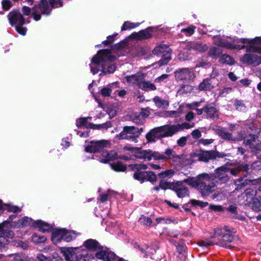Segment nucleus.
I'll use <instances>...</instances> for the list:
<instances>
[{"mask_svg":"<svg viewBox=\"0 0 261 261\" xmlns=\"http://www.w3.org/2000/svg\"><path fill=\"white\" fill-rule=\"evenodd\" d=\"M172 136L170 124H165L150 129L146 134L145 138L148 143H153L155 142L156 140H161Z\"/></svg>","mask_w":261,"mask_h":261,"instance_id":"6","label":"nucleus"},{"mask_svg":"<svg viewBox=\"0 0 261 261\" xmlns=\"http://www.w3.org/2000/svg\"><path fill=\"white\" fill-rule=\"evenodd\" d=\"M7 211V212H20L22 211V206L13 205L10 203H4L0 199V211Z\"/></svg>","mask_w":261,"mask_h":261,"instance_id":"25","label":"nucleus"},{"mask_svg":"<svg viewBox=\"0 0 261 261\" xmlns=\"http://www.w3.org/2000/svg\"><path fill=\"white\" fill-rule=\"evenodd\" d=\"M228 173H229V167L226 165L216 168L214 173V182L219 184L226 183L230 179Z\"/></svg>","mask_w":261,"mask_h":261,"instance_id":"13","label":"nucleus"},{"mask_svg":"<svg viewBox=\"0 0 261 261\" xmlns=\"http://www.w3.org/2000/svg\"><path fill=\"white\" fill-rule=\"evenodd\" d=\"M118 35V33H114L112 35H109L107 37V39L102 41V44L104 46H108L112 44L116 39V36Z\"/></svg>","mask_w":261,"mask_h":261,"instance_id":"52","label":"nucleus"},{"mask_svg":"<svg viewBox=\"0 0 261 261\" xmlns=\"http://www.w3.org/2000/svg\"><path fill=\"white\" fill-rule=\"evenodd\" d=\"M117 153L116 152L112 151L111 152H107L105 158L102 159L101 162L106 164L110 161L116 159Z\"/></svg>","mask_w":261,"mask_h":261,"instance_id":"48","label":"nucleus"},{"mask_svg":"<svg viewBox=\"0 0 261 261\" xmlns=\"http://www.w3.org/2000/svg\"><path fill=\"white\" fill-rule=\"evenodd\" d=\"M2 6L4 11H8L12 7V4L10 0H3Z\"/></svg>","mask_w":261,"mask_h":261,"instance_id":"60","label":"nucleus"},{"mask_svg":"<svg viewBox=\"0 0 261 261\" xmlns=\"http://www.w3.org/2000/svg\"><path fill=\"white\" fill-rule=\"evenodd\" d=\"M234 106L236 110L239 111H243L246 108V107L245 106L243 101L238 99H236L234 100Z\"/></svg>","mask_w":261,"mask_h":261,"instance_id":"51","label":"nucleus"},{"mask_svg":"<svg viewBox=\"0 0 261 261\" xmlns=\"http://www.w3.org/2000/svg\"><path fill=\"white\" fill-rule=\"evenodd\" d=\"M155 151L150 149L143 150L141 147H136L135 152L133 153V155L139 159H143L148 161L152 158L155 160Z\"/></svg>","mask_w":261,"mask_h":261,"instance_id":"18","label":"nucleus"},{"mask_svg":"<svg viewBox=\"0 0 261 261\" xmlns=\"http://www.w3.org/2000/svg\"><path fill=\"white\" fill-rule=\"evenodd\" d=\"M10 24L12 27L23 25L25 24V19L18 10H13L8 15Z\"/></svg>","mask_w":261,"mask_h":261,"instance_id":"16","label":"nucleus"},{"mask_svg":"<svg viewBox=\"0 0 261 261\" xmlns=\"http://www.w3.org/2000/svg\"><path fill=\"white\" fill-rule=\"evenodd\" d=\"M243 144L253 154H257L261 151V141L255 134L247 135V138L244 140Z\"/></svg>","mask_w":261,"mask_h":261,"instance_id":"10","label":"nucleus"},{"mask_svg":"<svg viewBox=\"0 0 261 261\" xmlns=\"http://www.w3.org/2000/svg\"><path fill=\"white\" fill-rule=\"evenodd\" d=\"M88 118H90V117H81L79 118L76 121V126L79 127H85L86 128H90V126L89 124L90 122H88Z\"/></svg>","mask_w":261,"mask_h":261,"instance_id":"42","label":"nucleus"},{"mask_svg":"<svg viewBox=\"0 0 261 261\" xmlns=\"http://www.w3.org/2000/svg\"><path fill=\"white\" fill-rule=\"evenodd\" d=\"M116 57L111 54L110 49H103L98 50L91 60V63L101 67L103 74H111L116 70V66L111 64L115 61Z\"/></svg>","mask_w":261,"mask_h":261,"instance_id":"1","label":"nucleus"},{"mask_svg":"<svg viewBox=\"0 0 261 261\" xmlns=\"http://www.w3.org/2000/svg\"><path fill=\"white\" fill-rule=\"evenodd\" d=\"M234 42L236 43L259 45L261 44V37H256L253 39L237 38L234 39Z\"/></svg>","mask_w":261,"mask_h":261,"instance_id":"28","label":"nucleus"},{"mask_svg":"<svg viewBox=\"0 0 261 261\" xmlns=\"http://www.w3.org/2000/svg\"><path fill=\"white\" fill-rule=\"evenodd\" d=\"M154 28L149 27L144 30H141L138 32H134L132 33L129 37L133 40L140 41L142 40L148 39L152 37L151 33L153 32Z\"/></svg>","mask_w":261,"mask_h":261,"instance_id":"17","label":"nucleus"},{"mask_svg":"<svg viewBox=\"0 0 261 261\" xmlns=\"http://www.w3.org/2000/svg\"><path fill=\"white\" fill-rule=\"evenodd\" d=\"M257 193V190L256 188H249L246 189L245 191V195L247 197L246 200L248 201V199H250V200H252V202H249V203L248 204V205L251 207V208L253 210V203L254 201V200L255 199H257L258 200H261V197L259 196V198L257 197H254Z\"/></svg>","mask_w":261,"mask_h":261,"instance_id":"27","label":"nucleus"},{"mask_svg":"<svg viewBox=\"0 0 261 261\" xmlns=\"http://www.w3.org/2000/svg\"><path fill=\"white\" fill-rule=\"evenodd\" d=\"M139 88L145 91H154L156 89V86L150 81H145L143 80L141 85H139Z\"/></svg>","mask_w":261,"mask_h":261,"instance_id":"36","label":"nucleus"},{"mask_svg":"<svg viewBox=\"0 0 261 261\" xmlns=\"http://www.w3.org/2000/svg\"><path fill=\"white\" fill-rule=\"evenodd\" d=\"M111 167L113 170L117 172H124L127 169L126 165L120 161H117L111 164Z\"/></svg>","mask_w":261,"mask_h":261,"instance_id":"39","label":"nucleus"},{"mask_svg":"<svg viewBox=\"0 0 261 261\" xmlns=\"http://www.w3.org/2000/svg\"><path fill=\"white\" fill-rule=\"evenodd\" d=\"M139 222L144 225H146L147 226H150V225L152 223V220L151 218L149 217H146L144 216V215H142L139 220Z\"/></svg>","mask_w":261,"mask_h":261,"instance_id":"56","label":"nucleus"},{"mask_svg":"<svg viewBox=\"0 0 261 261\" xmlns=\"http://www.w3.org/2000/svg\"><path fill=\"white\" fill-rule=\"evenodd\" d=\"M236 232V230L234 228L226 225L219 226L213 229L211 237L215 238L222 236L221 239H219L215 244L225 248H232L233 246L230 245V243L233 241L234 239L233 234Z\"/></svg>","mask_w":261,"mask_h":261,"instance_id":"2","label":"nucleus"},{"mask_svg":"<svg viewBox=\"0 0 261 261\" xmlns=\"http://www.w3.org/2000/svg\"><path fill=\"white\" fill-rule=\"evenodd\" d=\"M12 226V224L7 221L0 224V248L8 243L9 241L7 238H12L14 236V233L11 230Z\"/></svg>","mask_w":261,"mask_h":261,"instance_id":"11","label":"nucleus"},{"mask_svg":"<svg viewBox=\"0 0 261 261\" xmlns=\"http://www.w3.org/2000/svg\"><path fill=\"white\" fill-rule=\"evenodd\" d=\"M253 203V210L255 211H261V200H258L257 199L254 200Z\"/></svg>","mask_w":261,"mask_h":261,"instance_id":"63","label":"nucleus"},{"mask_svg":"<svg viewBox=\"0 0 261 261\" xmlns=\"http://www.w3.org/2000/svg\"><path fill=\"white\" fill-rule=\"evenodd\" d=\"M127 46V43L126 40H123L115 44L114 45H112L111 46V49H110L111 50H120L123 49H124L126 48Z\"/></svg>","mask_w":261,"mask_h":261,"instance_id":"45","label":"nucleus"},{"mask_svg":"<svg viewBox=\"0 0 261 261\" xmlns=\"http://www.w3.org/2000/svg\"><path fill=\"white\" fill-rule=\"evenodd\" d=\"M174 174V171L172 170H166L163 172H161L158 174V176L161 178H164L165 177H171Z\"/></svg>","mask_w":261,"mask_h":261,"instance_id":"54","label":"nucleus"},{"mask_svg":"<svg viewBox=\"0 0 261 261\" xmlns=\"http://www.w3.org/2000/svg\"><path fill=\"white\" fill-rule=\"evenodd\" d=\"M216 102H212L205 106V113L210 118L214 119L218 117V109Z\"/></svg>","mask_w":261,"mask_h":261,"instance_id":"23","label":"nucleus"},{"mask_svg":"<svg viewBox=\"0 0 261 261\" xmlns=\"http://www.w3.org/2000/svg\"><path fill=\"white\" fill-rule=\"evenodd\" d=\"M173 190L179 198H184L190 196V191L188 188L184 186L182 183L179 181L175 183Z\"/></svg>","mask_w":261,"mask_h":261,"instance_id":"21","label":"nucleus"},{"mask_svg":"<svg viewBox=\"0 0 261 261\" xmlns=\"http://www.w3.org/2000/svg\"><path fill=\"white\" fill-rule=\"evenodd\" d=\"M148 166L143 164H134L128 165L129 169L134 171L133 178L141 184L149 181L154 184L157 181V175L153 171H146Z\"/></svg>","mask_w":261,"mask_h":261,"instance_id":"3","label":"nucleus"},{"mask_svg":"<svg viewBox=\"0 0 261 261\" xmlns=\"http://www.w3.org/2000/svg\"><path fill=\"white\" fill-rule=\"evenodd\" d=\"M140 24V23H139V22L134 23V22H129L128 21H126L123 23L122 26L121 27V31H126L127 30H130L132 29H134V28H136L138 27V26H139Z\"/></svg>","mask_w":261,"mask_h":261,"instance_id":"44","label":"nucleus"},{"mask_svg":"<svg viewBox=\"0 0 261 261\" xmlns=\"http://www.w3.org/2000/svg\"><path fill=\"white\" fill-rule=\"evenodd\" d=\"M171 51V49L168 46L166 45H161L155 47L152 50V53L154 55L159 56L165 53V51Z\"/></svg>","mask_w":261,"mask_h":261,"instance_id":"38","label":"nucleus"},{"mask_svg":"<svg viewBox=\"0 0 261 261\" xmlns=\"http://www.w3.org/2000/svg\"><path fill=\"white\" fill-rule=\"evenodd\" d=\"M48 2L51 9L58 7V5L59 7H62L63 5V3L61 0H49Z\"/></svg>","mask_w":261,"mask_h":261,"instance_id":"57","label":"nucleus"},{"mask_svg":"<svg viewBox=\"0 0 261 261\" xmlns=\"http://www.w3.org/2000/svg\"><path fill=\"white\" fill-rule=\"evenodd\" d=\"M46 237L44 236H39L37 234H33L32 238V241L34 243H43L46 241Z\"/></svg>","mask_w":261,"mask_h":261,"instance_id":"55","label":"nucleus"},{"mask_svg":"<svg viewBox=\"0 0 261 261\" xmlns=\"http://www.w3.org/2000/svg\"><path fill=\"white\" fill-rule=\"evenodd\" d=\"M125 79L127 83L132 84L133 85H137L139 88V85H141L144 76L141 73H137L129 76H126Z\"/></svg>","mask_w":261,"mask_h":261,"instance_id":"26","label":"nucleus"},{"mask_svg":"<svg viewBox=\"0 0 261 261\" xmlns=\"http://www.w3.org/2000/svg\"><path fill=\"white\" fill-rule=\"evenodd\" d=\"M175 183L167 181L164 179L161 180L160 181V187L161 189L166 190L167 189H170L173 190V188L174 187Z\"/></svg>","mask_w":261,"mask_h":261,"instance_id":"47","label":"nucleus"},{"mask_svg":"<svg viewBox=\"0 0 261 261\" xmlns=\"http://www.w3.org/2000/svg\"><path fill=\"white\" fill-rule=\"evenodd\" d=\"M97 258L103 261H114L116 255L113 252L101 250L95 254Z\"/></svg>","mask_w":261,"mask_h":261,"instance_id":"29","label":"nucleus"},{"mask_svg":"<svg viewBox=\"0 0 261 261\" xmlns=\"http://www.w3.org/2000/svg\"><path fill=\"white\" fill-rule=\"evenodd\" d=\"M75 239V234L71 232L67 231V230H64V233L63 236V241H65L67 242H70L72 241L73 240Z\"/></svg>","mask_w":261,"mask_h":261,"instance_id":"49","label":"nucleus"},{"mask_svg":"<svg viewBox=\"0 0 261 261\" xmlns=\"http://www.w3.org/2000/svg\"><path fill=\"white\" fill-rule=\"evenodd\" d=\"M32 219L25 217L19 220V225L22 227L26 226L31 224L32 222Z\"/></svg>","mask_w":261,"mask_h":261,"instance_id":"58","label":"nucleus"},{"mask_svg":"<svg viewBox=\"0 0 261 261\" xmlns=\"http://www.w3.org/2000/svg\"><path fill=\"white\" fill-rule=\"evenodd\" d=\"M89 125H91L90 126V128L93 129H108L109 128L112 127V123L110 121H107L104 123L100 124H95L92 123H90Z\"/></svg>","mask_w":261,"mask_h":261,"instance_id":"41","label":"nucleus"},{"mask_svg":"<svg viewBox=\"0 0 261 261\" xmlns=\"http://www.w3.org/2000/svg\"><path fill=\"white\" fill-rule=\"evenodd\" d=\"M213 88L211 80L208 78L204 79L198 86V89L200 91H210Z\"/></svg>","mask_w":261,"mask_h":261,"instance_id":"33","label":"nucleus"},{"mask_svg":"<svg viewBox=\"0 0 261 261\" xmlns=\"http://www.w3.org/2000/svg\"><path fill=\"white\" fill-rule=\"evenodd\" d=\"M194 123H192V124H191L190 123L186 122L182 123L181 124H170L172 136L175 135L178 132L184 130V129H189L194 127Z\"/></svg>","mask_w":261,"mask_h":261,"instance_id":"24","label":"nucleus"},{"mask_svg":"<svg viewBox=\"0 0 261 261\" xmlns=\"http://www.w3.org/2000/svg\"><path fill=\"white\" fill-rule=\"evenodd\" d=\"M218 128L215 129L217 135L220 137L222 139L233 142V137L232 134L229 132H225V128L218 126Z\"/></svg>","mask_w":261,"mask_h":261,"instance_id":"30","label":"nucleus"},{"mask_svg":"<svg viewBox=\"0 0 261 261\" xmlns=\"http://www.w3.org/2000/svg\"><path fill=\"white\" fill-rule=\"evenodd\" d=\"M240 62L248 66H257L261 64V56L255 54H244L240 58Z\"/></svg>","mask_w":261,"mask_h":261,"instance_id":"15","label":"nucleus"},{"mask_svg":"<svg viewBox=\"0 0 261 261\" xmlns=\"http://www.w3.org/2000/svg\"><path fill=\"white\" fill-rule=\"evenodd\" d=\"M222 50L218 47L213 46L210 48L208 51V56L214 59H217L221 54Z\"/></svg>","mask_w":261,"mask_h":261,"instance_id":"40","label":"nucleus"},{"mask_svg":"<svg viewBox=\"0 0 261 261\" xmlns=\"http://www.w3.org/2000/svg\"><path fill=\"white\" fill-rule=\"evenodd\" d=\"M135 129L134 126H125L123 130L116 135V138L119 140H130L133 139L132 131Z\"/></svg>","mask_w":261,"mask_h":261,"instance_id":"22","label":"nucleus"},{"mask_svg":"<svg viewBox=\"0 0 261 261\" xmlns=\"http://www.w3.org/2000/svg\"><path fill=\"white\" fill-rule=\"evenodd\" d=\"M215 44L218 46L226 48L228 49H240V48H243V46L240 47L238 45V43L234 42V39L232 40V42H230L228 41L222 39L220 36L215 37Z\"/></svg>","mask_w":261,"mask_h":261,"instance_id":"20","label":"nucleus"},{"mask_svg":"<svg viewBox=\"0 0 261 261\" xmlns=\"http://www.w3.org/2000/svg\"><path fill=\"white\" fill-rule=\"evenodd\" d=\"M227 156L224 152H219L215 150L199 149L198 153L193 152L190 154L191 158H198V161L204 163H208L211 161L216 160L217 159L223 158Z\"/></svg>","mask_w":261,"mask_h":261,"instance_id":"7","label":"nucleus"},{"mask_svg":"<svg viewBox=\"0 0 261 261\" xmlns=\"http://www.w3.org/2000/svg\"><path fill=\"white\" fill-rule=\"evenodd\" d=\"M183 182L186 183L193 188H197L200 181H199L197 176L196 178L189 177L188 178L185 179L183 180Z\"/></svg>","mask_w":261,"mask_h":261,"instance_id":"43","label":"nucleus"},{"mask_svg":"<svg viewBox=\"0 0 261 261\" xmlns=\"http://www.w3.org/2000/svg\"><path fill=\"white\" fill-rule=\"evenodd\" d=\"M249 166L247 164H241L233 168H229V173L234 176L241 175L235 180L236 189L239 190L250 185L252 182L251 179L246 178L249 174Z\"/></svg>","mask_w":261,"mask_h":261,"instance_id":"4","label":"nucleus"},{"mask_svg":"<svg viewBox=\"0 0 261 261\" xmlns=\"http://www.w3.org/2000/svg\"><path fill=\"white\" fill-rule=\"evenodd\" d=\"M66 261H86L87 252L79 247H66L62 249Z\"/></svg>","mask_w":261,"mask_h":261,"instance_id":"8","label":"nucleus"},{"mask_svg":"<svg viewBox=\"0 0 261 261\" xmlns=\"http://www.w3.org/2000/svg\"><path fill=\"white\" fill-rule=\"evenodd\" d=\"M219 62L229 65H233L236 63L234 59L227 54L222 55L219 60Z\"/></svg>","mask_w":261,"mask_h":261,"instance_id":"37","label":"nucleus"},{"mask_svg":"<svg viewBox=\"0 0 261 261\" xmlns=\"http://www.w3.org/2000/svg\"><path fill=\"white\" fill-rule=\"evenodd\" d=\"M190 202L193 206H199L201 208H203L209 205V210L214 212L227 211L228 212H236L237 210L236 203L231 202L222 205L213 204L209 205L208 202H203L196 199H192L190 201Z\"/></svg>","mask_w":261,"mask_h":261,"instance_id":"5","label":"nucleus"},{"mask_svg":"<svg viewBox=\"0 0 261 261\" xmlns=\"http://www.w3.org/2000/svg\"><path fill=\"white\" fill-rule=\"evenodd\" d=\"M164 153L165 155L161 154L159 152L155 151V160H165L171 159L181 160L182 159V154H176L175 151L170 148H167Z\"/></svg>","mask_w":261,"mask_h":261,"instance_id":"19","label":"nucleus"},{"mask_svg":"<svg viewBox=\"0 0 261 261\" xmlns=\"http://www.w3.org/2000/svg\"><path fill=\"white\" fill-rule=\"evenodd\" d=\"M153 100L156 106L158 107V108H161L163 107L165 103V100L162 99L159 96H155L153 98Z\"/></svg>","mask_w":261,"mask_h":261,"instance_id":"62","label":"nucleus"},{"mask_svg":"<svg viewBox=\"0 0 261 261\" xmlns=\"http://www.w3.org/2000/svg\"><path fill=\"white\" fill-rule=\"evenodd\" d=\"M91 145L87 146L85 151L88 153H95L102 151L105 147L110 145V141L102 140L100 141H91Z\"/></svg>","mask_w":261,"mask_h":261,"instance_id":"14","label":"nucleus"},{"mask_svg":"<svg viewBox=\"0 0 261 261\" xmlns=\"http://www.w3.org/2000/svg\"><path fill=\"white\" fill-rule=\"evenodd\" d=\"M12 261H29L28 257L23 255L16 254Z\"/></svg>","mask_w":261,"mask_h":261,"instance_id":"64","label":"nucleus"},{"mask_svg":"<svg viewBox=\"0 0 261 261\" xmlns=\"http://www.w3.org/2000/svg\"><path fill=\"white\" fill-rule=\"evenodd\" d=\"M110 195L107 193H102L101 194H99V197L97 199L98 202H99V203H104L109 199H110Z\"/></svg>","mask_w":261,"mask_h":261,"instance_id":"59","label":"nucleus"},{"mask_svg":"<svg viewBox=\"0 0 261 261\" xmlns=\"http://www.w3.org/2000/svg\"><path fill=\"white\" fill-rule=\"evenodd\" d=\"M196 28L195 26L191 25L186 28L181 29V32L185 33L187 36H190L194 33Z\"/></svg>","mask_w":261,"mask_h":261,"instance_id":"53","label":"nucleus"},{"mask_svg":"<svg viewBox=\"0 0 261 261\" xmlns=\"http://www.w3.org/2000/svg\"><path fill=\"white\" fill-rule=\"evenodd\" d=\"M197 189L203 196H207L212 192V187L210 185H206L202 181H200Z\"/></svg>","mask_w":261,"mask_h":261,"instance_id":"32","label":"nucleus"},{"mask_svg":"<svg viewBox=\"0 0 261 261\" xmlns=\"http://www.w3.org/2000/svg\"><path fill=\"white\" fill-rule=\"evenodd\" d=\"M246 44H241L238 43V45L240 47L243 46L244 47L240 48V49H236V50H242L243 49H246V53L248 54H255L258 53L261 54V46H255L253 44H249V46L246 45Z\"/></svg>","mask_w":261,"mask_h":261,"instance_id":"31","label":"nucleus"},{"mask_svg":"<svg viewBox=\"0 0 261 261\" xmlns=\"http://www.w3.org/2000/svg\"><path fill=\"white\" fill-rule=\"evenodd\" d=\"M32 10V16L35 21L40 20L41 15L48 16L51 12L47 0H41L39 3L34 5Z\"/></svg>","mask_w":261,"mask_h":261,"instance_id":"9","label":"nucleus"},{"mask_svg":"<svg viewBox=\"0 0 261 261\" xmlns=\"http://www.w3.org/2000/svg\"><path fill=\"white\" fill-rule=\"evenodd\" d=\"M84 246L89 249H96L98 247V243L93 239H89L84 242Z\"/></svg>","mask_w":261,"mask_h":261,"instance_id":"46","label":"nucleus"},{"mask_svg":"<svg viewBox=\"0 0 261 261\" xmlns=\"http://www.w3.org/2000/svg\"><path fill=\"white\" fill-rule=\"evenodd\" d=\"M198 176L199 181H202V179L206 180L207 181H214V173H203L199 174Z\"/></svg>","mask_w":261,"mask_h":261,"instance_id":"50","label":"nucleus"},{"mask_svg":"<svg viewBox=\"0 0 261 261\" xmlns=\"http://www.w3.org/2000/svg\"><path fill=\"white\" fill-rule=\"evenodd\" d=\"M174 74L177 81L184 83L193 82L196 77L194 70L189 68L179 69L174 72Z\"/></svg>","mask_w":261,"mask_h":261,"instance_id":"12","label":"nucleus"},{"mask_svg":"<svg viewBox=\"0 0 261 261\" xmlns=\"http://www.w3.org/2000/svg\"><path fill=\"white\" fill-rule=\"evenodd\" d=\"M65 229H59L53 231L51 239L53 242L57 243L63 239Z\"/></svg>","mask_w":261,"mask_h":261,"instance_id":"35","label":"nucleus"},{"mask_svg":"<svg viewBox=\"0 0 261 261\" xmlns=\"http://www.w3.org/2000/svg\"><path fill=\"white\" fill-rule=\"evenodd\" d=\"M35 226L39 228V230L43 232H48L52 230V226L47 223L41 220H37L35 223Z\"/></svg>","mask_w":261,"mask_h":261,"instance_id":"34","label":"nucleus"},{"mask_svg":"<svg viewBox=\"0 0 261 261\" xmlns=\"http://www.w3.org/2000/svg\"><path fill=\"white\" fill-rule=\"evenodd\" d=\"M111 93L112 89L109 87H103L100 90L99 92V93L103 97H108L110 96Z\"/></svg>","mask_w":261,"mask_h":261,"instance_id":"61","label":"nucleus"}]
</instances>
